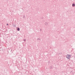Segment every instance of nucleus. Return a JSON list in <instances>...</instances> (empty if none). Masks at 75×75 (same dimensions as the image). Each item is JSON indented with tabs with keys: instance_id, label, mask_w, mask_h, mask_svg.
<instances>
[{
	"instance_id": "2",
	"label": "nucleus",
	"mask_w": 75,
	"mask_h": 75,
	"mask_svg": "<svg viewBox=\"0 0 75 75\" xmlns=\"http://www.w3.org/2000/svg\"><path fill=\"white\" fill-rule=\"evenodd\" d=\"M18 31H20V28H18Z\"/></svg>"
},
{
	"instance_id": "3",
	"label": "nucleus",
	"mask_w": 75,
	"mask_h": 75,
	"mask_svg": "<svg viewBox=\"0 0 75 75\" xmlns=\"http://www.w3.org/2000/svg\"><path fill=\"white\" fill-rule=\"evenodd\" d=\"M72 6H75V4H73Z\"/></svg>"
},
{
	"instance_id": "4",
	"label": "nucleus",
	"mask_w": 75,
	"mask_h": 75,
	"mask_svg": "<svg viewBox=\"0 0 75 75\" xmlns=\"http://www.w3.org/2000/svg\"><path fill=\"white\" fill-rule=\"evenodd\" d=\"M7 25H8V24H7Z\"/></svg>"
},
{
	"instance_id": "1",
	"label": "nucleus",
	"mask_w": 75,
	"mask_h": 75,
	"mask_svg": "<svg viewBox=\"0 0 75 75\" xmlns=\"http://www.w3.org/2000/svg\"><path fill=\"white\" fill-rule=\"evenodd\" d=\"M71 56L70 55H67L66 57L68 59H70V57Z\"/></svg>"
}]
</instances>
